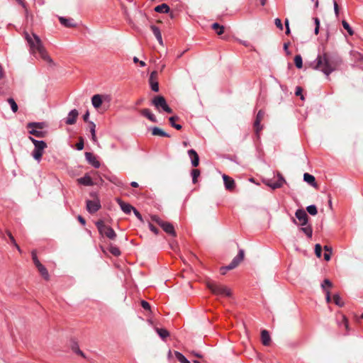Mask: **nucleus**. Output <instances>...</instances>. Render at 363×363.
<instances>
[{"mask_svg":"<svg viewBox=\"0 0 363 363\" xmlns=\"http://www.w3.org/2000/svg\"><path fill=\"white\" fill-rule=\"evenodd\" d=\"M25 38L29 45L30 52L31 54L35 55L36 53H38L40 58L45 62H48L52 66L55 65L53 60L48 55L39 36L35 33L30 35L28 33L26 32Z\"/></svg>","mask_w":363,"mask_h":363,"instance_id":"nucleus-1","label":"nucleus"},{"mask_svg":"<svg viewBox=\"0 0 363 363\" xmlns=\"http://www.w3.org/2000/svg\"><path fill=\"white\" fill-rule=\"evenodd\" d=\"M339 60L337 57L324 53L318 55L317 57V64L315 66V69H319L325 74L328 76L339 65Z\"/></svg>","mask_w":363,"mask_h":363,"instance_id":"nucleus-2","label":"nucleus"},{"mask_svg":"<svg viewBox=\"0 0 363 363\" xmlns=\"http://www.w3.org/2000/svg\"><path fill=\"white\" fill-rule=\"evenodd\" d=\"M207 288L215 295H220L230 297L232 295L231 290L226 286L216 283L213 281L206 282Z\"/></svg>","mask_w":363,"mask_h":363,"instance_id":"nucleus-3","label":"nucleus"},{"mask_svg":"<svg viewBox=\"0 0 363 363\" xmlns=\"http://www.w3.org/2000/svg\"><path fill=\"white\" fill-rule=\"evenodd\" d=\"M29 139L32 141L35 146L32 152V156L35 160L40 162L45 150L47 148V144L43 140H37L32 137H29Z\"/></svg>","mask_w":363,"mask_h":363,"instance_id":"nucleus-4","label":"nucleus"},{"mask_svg":"<svg viewBox=\"0 0 363 363\" xmlns=\"http://www.w3.org/2000/svg\"><path fill=\"white\" fill-rule=\"evenodd\" d=\"M151 220L158 224L167 234L174 237L177 236L174 228L172 223L162 220L159 216L156 215L151 216Z\"/></svg>","mask_w":363,"mask_h":363,"instance_id":"nucleus-5","label":"nucleus"},{"mask_svg":"<svg viewBox=\"0 0 363 363\" xmlns=\"http://www.w3.org/2000/svg\"><path fill=\"white\" fill-rule=\"evenodd\" d=\"M99 233L106 236L110 240H114L116 238V233L110 226L106 225L103 220H99L96 223Z\"/></svg>","mask_w":363,"mask_h":363,"instance_id":"nucleus-6","label":"nucleus"},{"mask_svg":"<svg viewBox=\"0 0 363 363\" xmlns=\"http://www.w3.org/2000/svg\"><path fill=\"white\" fill-rule=\"evenodd\" d=\"M151 103L159 111L160 109H162L168 113H172L173 112L172 109L167 104L165 98L162 96L159 95L155 96Z\"/></svg>","mask_w":363,"mask_h":363,"instance_id":"nucleus-7","label":"nucleus"},{"mask_svg":"<svg viewBox=\"0 0 363 363\" xmlns=\"http://www.w3.org/2000/svg\"><path fill=\"white\" fill-rule=\"evenodd\" d=\"M245 253L243 250H240L238 255L233 258L232 262L225 267H221V270L223 269H233L237 267L240 262L244 259Z\"/></svg>","mask_w":363,"mask_h":363,"instance_id":"nucleus-8","label":"nucleus"},{"mask_svg":"<svg viewBox=\"0 0 363 363\" xmlns=\"http://www.w3.org/2000/svg\"><path fill=\"white\" fill-rule=\"evenodd\" d=\"M295 216L299 221L298 223H297L296 219L293 218V222L295 224L300 225L302 226H305L307 225L308 216L303 209H298L295 213Z\"/></svg>","mask_w":363,"mask_h":363,"instance_id":"nucleus-9","label":"nucleus"},{"mask_svg":"<svg viewBox=\"0 0 363 363\" xmlns=\"http://www.w3.org/2000/svg\"><path fill=\"white\" fill-rule=\"evenodd\" d=\"M265 113L262 110H259L257 114L255 121L254 122V130L257 135V136L259 138V132L262 130L263 126L261 125V122L264 118Z\"/></svg>","mask_w":363,"mask_h":363,"instance_id":"nucleus-10","label":"nucleus"},{"mask_svg":"<svg viewBox=\"0 0 363 363\" xmlns=\"http://www.w3.org/2000/svg\"><path fill=\"white\" fill-rule=\"evenodd\" d=\"M104 101H110V97L108 95L95 94L91 98V102L94 108H99Z\"/></svg>","mask_w":363,"mask_h":363,"instance_id":"nucleus-11","label":"nucleus"},{"mask_svg":"<svg viewBox=\"0 0 363 363\" xmlns=\"http://www.w3.org/2000/svg\"><path fill=\"white\" fill-rule=\"evenodd\" d=\"M158 73L157 71H153L151 72L150 78H149V84L150 85L151 89L153 91L157 92L159 91V83L157 82Z\"/></svg>","mask_w":363,"mask_h":363,"instance_id":"nucleus-12","label":"nucleus"},{"mask_svg":"<svg viewBox=\"0 0 363 363\" xmlns=\"http://www.w3.org/2000/svg\"><path fill=\"white\" fill-rule=\"evenodd\" d=\"M101 208L99 201H86V209L90 213L96 212Z\"/></svg>","mask_w":363,"mask_h":363,"instance_id":"nucleus-13","label":"nucleus"},{"mask_svg":"<svg viewBox=\"0 0 363 363\" xmlns=\"http://www.w3.org/2000/svg\"><path fill=\"white\" fill-rule=\"evenodd\" d=\"M223 179L225 189L230 191L234 190L235 187V182L234 179L226 174L223 175Z\"/></svg>","mask_w":363,"mask_h":363,"instance_id":"nucleus-14","label":"nucleus"},{"mask_svg":"<svg viewBox=\"0 0 363 363\" xmlns=\"http://www.w3.org/2000/svg\"><path fill=\"white\" fill-rule=\"evenodd\" d=\"M79 116V112L77 109L72 110L69 114L67 118H66V124L67 125H73L76 123L77 119Z\"/></svg>","mask_w":363,"mask_h":363,"instance_id":"nucleus-15","label":"nucleus"},{"mask_svg":"<svg viewBox=\"0 0 363 363\" xmlns=\"http://www.w3.org/2000/svg\"><path fill=\"white\" fill-rule=\"evenodd\" d=\"M264 183L271 187L272 189H278V188H280L282 186V185L286 183V180L284 178H281V181H277L275 182H273L272 180L270 179H268V180H264Z\"/></svg>","mask_w":363,"mask_h":363,"instance_id":"nucleus-16","label":"nucleus"},{"mask_svg":"<svg viewBox=\"0 0 363 363\" xmlns=\"http://www.w3.org/2000/svg\"><path fill=\"white\" fill-rule=\"evenodd\" d=\"M85 157L89 163L93 165L95 168H99L100 167V162L91 152H86Z\"/></svg>","mask_w":363,"mask_h":363,"instance_id":"nucleus-17","label":"nucleus"},{"mask_svg":"<svg viewBox=\"0 0 363 363\" xmlns=\"http://www.w3.org/2000/svg\"><path fill=\"white\" fill-rule=\"evenodd\" d=\"M189 157L191 158V164L193 167H196L199 164V157L197 152L191 149L188 151Z\"/></svg>","mask_w":363,"mask_h":363,"instance_id":"nucleus-18","label":"nucleus"},{"mask_svg":"<svg viewBox=\"0 0 363 363\" xmlns=\"http://www.w3.org/2000/svg\"><path fill=\"white\" fill-rule=\"evenodd\" d=\"M116 201L124 213L127 214L130 213L133 209V207L130 204L125 203L121 199H117Z\"/></svg>","mask_w":363,"mask_h":363,"instance_id":"nucleus-19","label":"nucleus"},{"mask_svg":"<svg viewBox=\"0 0 363 363\" xmlns=\"http://www.w3.org/2000/svg\"><path fill=\"white\" fill-rule=\"evenodd\" d=\"M59 21L62 25L67 28H74L76 27V24L74 23V20L72 18H67L65 17H59Z\"/></svg>","mask_w":363,"mask_h":363,"instance_id":"nucleus-20","label":"nucleus"},{"mask_svg":"<svg viewBox=\"0 0 363 363\" xmlns=\"http://www.w3.org/2000/svg\"><path fill=\"white\" fill-rule=\"evenodd\" d=\"M303 180L306 182H307L308 184H309L311 186H312L316 189L318 188V184L315 182V179L314 176H313L308 173H305L303 174Z\"/></svg>","mask_w":363,"mask_h":363,"instance_id":"nucleus-21","label":"nucleus"},{"mask_svg":"<svg viewBox=\"0 0 363 363\" xmlns=\"http://www.w3.org/2000/svg\"><path fill=\"white\" fill-rule=\"evenodd\" d=\"M261 340L264 345L268 346L271 342V337L267 330H263L261 332Z\"/></svg>","mask_w":363,"mask_h":363,"instance_id":"nucleus-22","label":"nucleus"},{"mask_svg":"<svg viewBox=\"0 0 363 363\" xmlns=\"http://www.w3.org/2000/svg\"><path fill=\"white\" fill-rule=\"evenodd\" d=\"M77 182L84 186H92L94 183L91 178L86 174L84 177L77 179Z\"/></svg>","mask_w":363,"mask_h":363,"instance_id":"nucleus-23","label":"nucleus"},{"mask_svg":"<svg viewBox=\"0 0 363 363\" xmlns=\"http://www.w3.org/2000/svg\"><path fill=\"white\" fill-rule=\"evenodd\" d=\"M140 113L143 116L147 118L152 122H154V123L157 122V119H156L155 116L153 113H152L151 111L148 108L142 109L140 111Z\"/></svg>","mask_w":363,"mask_h":363,"instance_id":"nucleus-24","label":"nucleus"},{"mask_svg":"<svg viewBox=\"0 0 363 363\" xmlns=\"http://www.w3.org/2000/svg\"><path fill=\"white\" fill-rule=\"evenodd\" d=\"M150 29L152 31V33H153L154 35L155 36V38H157V40H158L159 43L160 45H163L162 34H161V32H160V30L159 29V28H157L155 26H151Z\"/></svg>","mask_w":363,"mask_h":363,"instance_id":"nucleus-25","label":"nucleus"},{"mask_svg":"<svg viewBox=\"0 0 363 363\" xmlns=\"http://www.w3.org/2000/svg\"><path fill=\"white\" fill-rule=\"evenodd\" d=\"M36 267H37L38 272H40V274H41V276L45 279L48 280L49 279V274H48L47 269L42 264H38V266H36Z\"/></svg>","mask_w":363,"mask_h":363,"instance_id":"nucleus-26","label":"nucleus"},{"mask_svg":"<svg viewBox=\"0 0 363 363\" xmlns=\"http://www.w3.org/2000/svg\"><path fill=\"white\" fill-rule=\"evenodd\" d=\"M169 10V6L167 4H162L155 8V11L158 13H167Z\"/></svg>","mask_w":363,"mask_h":363,"instance_id":"nucleus-27","label":"nucleus"},{"mask_svg":"<svg viewBox=\"0 0 363 363\" xmlns=\"http://www.w3.org/2000/svg\"><path fill=\"white\" fill-rule=\"evenodd\" d=\"M152 134L153 135H157V136H161V137H167V138L170 137V135L168 133H167L166 132H164V130H162V129H160L157 127H155L152 128Z\"/></svg>","mask_w":363,"mask_h":363,"instance_id":"nucleus-28","label":"nucleus"},{"mask_svg":"<svg viewBox=\"0 0 363 363\" xmlns=\"http://www.w3.org/2000/svg\"><path fill=\"white\" fill-rule=\"evenodd\" d=\"M211 28H212L213 30H214L216 32V33L218 35H222L224 33V30H225L224 26L220 25L218 23H213L212 26H211Z\"/></svg>","mask_w":363,"mask_h":363,"instance_id":"nucleus-29","label":"nucleus"},{"mask_svg":"<svg viewBox=\"0 0 363 363\" xmlns=\"http://www.w3.org/2000/svg\"><path fill=\"white\" fill-rule=\"evenodd\" d=\"M89 129H90V132H91V138H92V140L94 142V143H96L97 142V138H96V125L94 122L92 121H89Z\"/></svg>","mask_w":363,"mask_h":363,"instance_id":"nucleus-30","label":"nucleus"},{"mask_svg":"<svg viewBox=\"0 0 363 363\" xmlns=\"http://www.w3.org/2000/svg\"><path fill=\"white\" fill-rule=\"evenodd\" d=\"M31 130H29V133L30 135H35L37 138H44L46 135V132L38 130L35 128H30Z\"/></svg>","mask_w":363,"mask_h":363,"instance_id":"nucleus-31","label":"nucleus"},{"mask_svg":"<svg viewBox=\"0 0 363 363\" xmlns=\"http://www.w3.org/2000/svg\"><path fill=\"white\" fill-rule=\"evenodd\" d=\"M323 249L325 250L324 259L326 261H329L330 259L331 255H332V247L328 245H325Z\"/></svg>","mask_w":363,"mask_h":363,"instance_id":"nucleus-32","label":"nucleus"},{"mask_svg":"<svg viewBox=\"0 0 363 363\" xmlns=\"http://www.w3.org/2000/svg\"><path fill=\"white\" fill-rule=\"evenodd\" d=\"M175 357L181 363H191L182 353L176 351L174 352Z\"/></svg>","mask_w":363,"mask_h":363,"instance_id":"nucleus-33","label":"nucleus"},{"mask_svg":"<svg viewBox=\"0 0 363 363\" xmlns=\"http://www.w3.org/2000/svg\"><path fill=\"white\" fill-rule=\"evenodd\" d=\"M45 123H29L28 124V128H35V129H43L45 128Z\"/></svg>","mask_w":363,"mask_h":363,"instance_id":"nucleus-34","label":"nucleus"},{"mask_svg":"<svg viewBox=\"0 0 363 363\" xmlns=\"http://www.w3.org/2000/svg\"><path fill=\"white\" fill-rule=\"evenodd\" d=\"M155 330L160 337L162 339H164L169 335V333L166 329L157 328Z\"/></svg>","mask_w":363,"mask_h":363,"instance_id":"nucleus-35","label":"nucleus"},{"mask_svg":"<svg viewBox=\"0 0 363 363\" xmlns=\"http://www.w3.org/2000/svg\"><path fill=\"white\" fill-rule=\"evenodd\" d=\"M7 101L10 104L12 111L16 113L18 110V107L14 99L13 98H9Z\"/></svg>","mask_w":363,"mask_h":363,"instance_id":"nucleus-36","label":"nucleus"},{"mask_svg":"<svg viewBox=\"0 0 363 363\" xmlns=\"http://www.w3.org/2000/svg\"><path fill=\"white\" fill-rule=\"evenodd\" d=\"M301 230L303 231L308 238L312 237L313 230L311 225H305L301 228Z\"/></svg>","mask_w":363,"mask_h":363,"instance_id":"nucleus-37","label":"nucleus"},{"mask_svg":"<svg viewBox=\"0 0 363 363\" xmlns=\"http://www.w3.org/2000/svg\"><path fill=\"white\" fill-rule=\"evenodd\" d=\"M341 318H342V320L339 323V325L340 326L342 325L345 328V329L346 330V331L348 332L350 330V328H349V323H348V320H347V318L345 315H342Z\"/></svg>","mask_w":363,"mask_h":363,"instance_id":"nucleus-38","label":"nucleus"},{"mask_svg":"<svg viewBox=\"0 0 363 363\" xmlns=\"http://www.w3.org/2000/svg\"><path fill=\"white\" fill-rule=\"evenodd\" d=\"M108 250L109 252L114 256H119L121 255L120 250L116 246L111 245Z\"/></svg>","mask_w":363,"mask_h":363,"instance_id":"nucleus-39","label":"nucleus"},{"mask_svg":"<svg viewBox=\"0 0 363 363\" xmlns=\"http://www.w3.org/2000/svg\"><path fill=\"white\" fill-rule=\"evenodd\" d=\"M306 211L312 216H315L318 213L317 208L315 205L308 206L306 208Z\"/></svg>","mask_w":363,"mask_h":363,"instance_id":"nucleus-40","label":"nucleus"},{"mask_svg":"<svg viewBox=\"0 0 363 363\" xmlns=\"http://www.w3.org/2000/svg\"><path fill=\"white\" fill-rule=\"evenodd\" d=\"M191 175H192V182L194 184H196L197 182V178L200 175V171L197 169H194L191 171Z\"/></svg>","mask_w":363,"mask_h":363,"instance_id":"nucleus-41","label":"nucleus"},{"mask_svg":"<svg viewBox=\"0 0 363 363\" xmlns=\"http://www.w3.org/2000/svg\"><path fill=\"white\" fill-rule=\"evenodd\" d=\"M333 286V283L328 279H325L323 284H321V287L323 290L325 289H328L329 288H332Z\"/></svg>","mask_w":363,"mask_h":363,"instance_id":"nucleus-42","label":"nucleus"},{"mask_svg":"<svg viewBox=\"0 0 363 363\" xmlns=\"http://www.w3.org/2000/svg\"><path fill=\"white\" fill-rule=\"evenodd\" d=\"M294 63L298 68H301L303 66L302 57L301 55H296L294 57Z\"/></svg>","mask_w":363,"mask_h":363,"instance_id":"nucleus-43","label":"nucleus"},{"mask_svg":"<svg viewBox=\"0 0 363 363\" xmlns=\"http://www.w3.org/2000/svg\"><path fill=\"white\" fill-rule=\"evenodd\" d=\"M333 299L334 303L336 305H337L338 306H343V302H342L341 298L340 297V296L338 294L333 295Z\"/></svg>","mask_w":363,"mask_h":363,"instance_id":"nucleus-44","label":"nucleus"},{"mask_svg":"<svg viewBox=\"0 0 363 363\" xmlns=\"http://www.w3.org/2000/svg\"><path fill=\"white\" fill-rule=\"evenodd\" d=\"M342 24L344 28L347 30V31L350 35H352L354 34V31L352 30L349 23L346 21H342Z\"/></svg>","mask_w":363,"mask_h":363,"instance_id":"nucleus-45","label":"nucleus"},{"mask_svg":"<svg viewBox=\"0 0 363 363\" xmlns=\"http://www.w3.org/2000/svg\"><path fill=\"white\" fill-rule=\"evenodd\" d=\"M315 253L318 257H320L322 255V247L320 244H316L315 246Z\"/></svg>","mask_w":363,"mask_h":363,"instance_id":"nucleus-46","label":"nucleus"},{"mask_svg":"<svg viewBox=\"0 0 363 363\" xmlns=\"http://www.w3.org/2000/svg\"><path fill=\"white\" fill-rule=\"evenodd\" d=\"M32 259L35 267L41 264L37 257L36 252L35 250L32 251Z\"/></svg>","mask_w":363,"mask_h":363,"instance_id":"nucleus-47","label":"nucleus"},{"mask_svg":"<svg viewBox=\"0 0 363 363\" xmlns=\"http://www.w3.org/2000/svg\"><path fill=\"white\" fill-rule=\"evenodd\" d=\"M72 350L82 357H85L84 352L79 350L77 345L72 346Z\"/></svg>","mask_w":363,"mask_h":363,"instance_id":"nucleus-48","label":"nucleus"},{"mask_svg":"<svg viewBox=\"0 0 363 363\" xmlns=\"http://www.w3.org/2000/svg\"><path fill=\"white\" fill-rule=\"evenodd\" d=\"M141 306L145 310H147V311H150V309H151L150 303L148 302L145 301H141Z\"/></svg>","mask_w":363,"mask_h":363,"instance_id":"nucleus-49","label":"nucleus"},{"mask_svg":"<svg viewBox=\"0 0 363 363\" xmlns=\"http://www.w3.org/2000/svg\"><path fill=\"white\" fill-rule=\"evenodd\" d=\"M314 21H315V34L317 35V34H318V32H319L320 21L318 18H315Z\"/></svg>","mask_w":363,"mask_h":363,"instance_id":"nucleus-50","label":"nucleus"},{"mask_svg":"<svg viewBox=\"0 0 363 363\" xmlns=\"http://www.w3.org/2000/svg\"><path fill=\"white\" fill-rule=\"evenodd\" d=\"M76 147L79 150H82L84 148V140L82 138H79V141L77 143Z\"/></svg>","mask_w":363,"mask_h":363,"instance_id":"nucleus-51","label":"nucleus"},{"mask_svg":"<svg viewBox=\"0 0 363 363\" xmlns=\"http://www.w3.org/2000/svg\"><path fill=\"white\" fill-rule=\"evenodd\" d=\"M302 91H303V89H301V87L297 86L296 89L295 94H296V96H301V99L302 100H303L304 98H303V96L302 95Z\"/></svg>","mask_w":363,"mask_h":363,"instance_id":"nucleus-52","label":"nucleus"},{"mask_svg":"<svg viewBox=\"0 0 363 363\" xmlns=\"http://www.w3.org/2000/svg\"><path fill=\"white\" fill-rule=\"evenodd\" d=\"M179 120V117L177 116H171L169 118V123L170 125L173 127V125H174V124L176 123L175 121H178Z\"/></svg>","mask_w":363,"mask_h":363,"instance_id":"nucleus-53","label":"nucleus"},{"mask_svg":"<svg viewBox=\"0 0 363 363\" xmlns=\"http://www.w3.org/2000/svg\"><path fill=\"white\" fill-rule=\"evenodd\" d=\"M6 234L8 235L10 240H11V242L13 245H16V240L14 239L13 236L12 235L11 233L9 231V230H6Z\"/></svg>","mask_w":363,"mask_h":363,"instance_id":"nucleus-54","label":"nucleus"},{"mask_svg":"<svg viewBox=\"0 0 363 363\" xmlns=\"http://www.w3.org/2000/svg\"><path fill=\"white\" fill-rule=\"evenodd\" d=\"M274 23H275L276 26L278 28H279L281 30H283V25H282V23H281V21L279 18H276Z\"/></svg>","mask_w":363,"mask_h":363,"instance_id":"nucleus-55","label":"nucleus"},{"mask_svg":"<svg viewBox=\"0 0 363 363\" xmlns=\"http://www.w3.org/2000/svg\"><path fill=\"white\" fill-rule=\"evenodd\" d=\"M285 26H286V34L289 35L291 33L290 28H289V21L288 18L285 19Z\"/></svg>","mask_w":363,"mask_h":363,"instance_id":"nucleus-56","label":"nucleus"},{"mask_svg":"<svg viewBox=\"0 0 363 363\" xmlns=\"http://www.w3.org/2000/svg\"><path fill=\"white\" fill-rule=\"evenodd\" d=\"M150 230L153 232L155 234L157 235L159 233V230L155 227L152 223H149Z\"/></svg>","mask_w":363,"mask_h":363,"instance_id":"nucleus-57","label":"nucleus"},{"mask_svg":"<svg viewBox=\"0 0 363 363\" xmlns=\"http://www.w3.org/2000/svg\"><path fill=\"white\" fill-rule=\"evenodd\" d=\"M333 4H334V11H335V15H336V16H338L339 6L335 0L333 1Z\"/></svg>","mask_w":363,"mask_h":363,"instance_id":"nucleus-58","label":"nucleus"},{"mask_svg":"<svg viewBox=\"0 0 363 363\" xmlns=\"http://www.w3.org/2000/svg\"><path fill=\"white\" fill-rule=\"evenodd\" d=\"M135 215L136 216V217L141 221H143V218H142V216L141 214L139 213V211H138L135 208H133V209Z\"/></svg>","mask_w":363,"mask_h":363,"instance_id":"nucleus-59","label":"nucleus"},{"mask_svg":"<svg viewBox=\"0 0 363 363\" xmlns=\"http://www.w3.org/2000/svg\"><path fill=\"white\" fill-rule=\"evenodd\" d=\"M77 218H78V220H79V221L82 225H85L86 221H85V219H84L83 217H82L81 216H79Z\"/></svg>","mask_w":363,"mask_h":363,"instance_id":"nucleus-60","label":"nucleus"},{"mask_svg":"<svg viewBox=\"0 0 363 363\" xmlns=\"http://www.w3.org/2000/svg\"><path fill=\"white\" fill-rule=\"evenodd\" d=\"M89 113L87 111L83 116V119L85 122H89L88 121V119H89Z\"/></svg>","mask_w":363,"mask_h":363,"instance_id":"nucleus-61","label":"nucleus"},{"mask_svg":"<svg viewBox=\"0 0 363 363\" xmlns=\"http://www.w3.org/2000/svg\"><path fill=\"white\" fill-rule=\"evenodd\" d=\"M289 45V43H284V50L286 52L287 55H289V54H290V52L288 51Z\"/></svg>","mask_w":363,"mask_h":363,"instance_id":"nucleus-62","label":"nucleus"},{"mask_svg":"<svg viewBox=\"0 0 363 363\" xmlns=\"http://www.w3.org/2000/svg\"><path fill=\"white\" fill-rule=\"evenodd\" d=\"M4 77V73L1 65H0V80Z\"/></svg>","mask_w":363,"mask_h":363,"instance_id":"nucleus-63","label":"nucleus"},{"mask_svg":"<svg viewBox=\"0 0 363 363\" xmlns=\"http://www.w3.org/2000/svg\"><path fill=\"white\" fill-rule=\"evenodd\" d=\"M19 4L22 5L24 8L26 7V4L24 0H16Z\"/></svg>","mask_w":363,"mask_h":363,"instance_id":"nucleus-64","label":"nucleus"}]
</instances>
